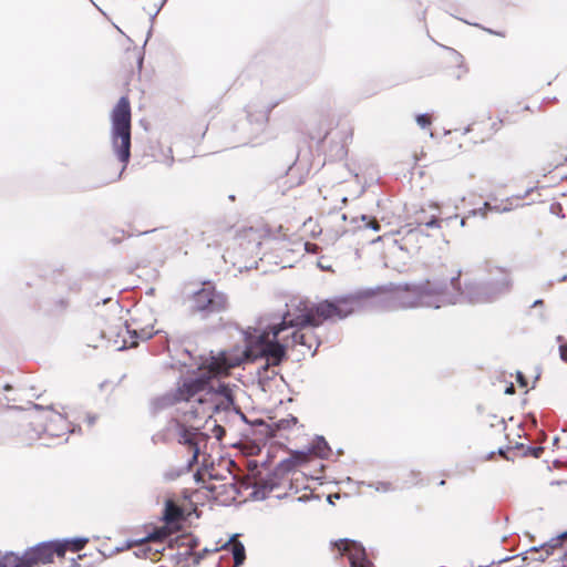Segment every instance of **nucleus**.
I'll return each mask as SVG.
<instances>
[{"label": "nucleus", "instance_id": "1", "mask_svg": "<svg viewBox=\"0 0 567 567\" xmlns=\"http://www.w3.org/2000/svg\"><path fill=\"white\" fill-rule=\"evenodd\" d=\"M352 311V302L347 298L323 300L318 303L309 300L292 302L282 321L269 327L258 337L257 353L252 348L245 350L234 348L204 358L197 368V375L179 382L177 388L167 395V399L172 404L197 403L194 410L195 415L212 417L219 410L224 400L231 401L230 389L225 384L214 388L213 379L227 377L231 369L257 355L265 358L268 367H277L286 358V349L289 348V338L282 336L288 330V326H321L328 320L343 319Z\"/></svg>", "mask_w": 567, "mask_h": 567}, {"label": "nucleus", "instance_id": "2", "mask_svg": "<svg viewBox=\"0 0 567 567\" xmlns=\"http://www.w3.org/2000/svg\"><path fill=\"white\" fill-rule=\"evenodd\" d=\"M476 292V285L467 279L462 281V271L457 268H445L444 271L421 285L399 286L394 289V299L403 307L432 306V297H441L449 301L462 295Z\"/></svg>", "mask_w": 567, "mask_h": 567}, {"label": "nucleus", "instance_id": "3", "mask_svg": "<svg viewBox=\"0 0 567 567\" xmlns=\"http://www.w3.org/2000/svg\"><path fill=\"white\" fill-rule=\"evenodd\" d=\"M131 102L122 96L111 112L112 146L122 163L120 175L126 168L131 157Z\"/></svg>", "mask_w": 567, "mask_h": 567}, {"label": "nucleus", "instance_id": "4", "mask_svg": "<svg viewBox=\"0 0 567 567\" xmlns=\"http://www.w3.org/2000/svg\"><path fill=\"white\" fill-rule=\"evenodd\" d=\"M353 131L348 122L329 116H320L311 126L309 137L324 145L326 142L339 147V152L347 153L346 146L352 140Z\"/></svg>", "mask_w": 567, "mask_h": 567}, {"label": "nucleus", "instance_id": "5", "mask_svg": "<svg viewBox=\"0 0 567 567\" xmlns=\"http://www.w3.org/2000/svg\"><path fill=\"white\" fill-rule=\"evenodd\" d=\"M229 301L226 293L219 291L210 281H205L189 298V309L203 318L227 311Z\"/></svg>", "mask_w": 567, "mask_h": 567}, {"label": "nucleus", "instance_id": "6", "mask_svg": "<svg viewBox=\"0 0 567 567\" xmlns=\"http://www.w3.org/2000/svg\"><path fill=\"white\" fill-rule=\"evenodd\" d=\"M69 431L66 420L59 413H50L48 415H37L23 425L21 437L27 444L42 437L43 434L49 436H61Z\"/></svg>", "mask_w": 567, "mask_h": 567}, {"label": "nucleus", "instance_id": "7", "mask_svg": "<svg viewBox=\"0 0 567 567\" xmlns=\"http://www.w3.org/2000/svg\"><path fill=\"white\" fill-rule=\"evenodd\" d=\"M54 556L64 557V546L60 542L41 543L23 553L20 556L22 567H34L39 564L53 561Z\"/></svg>", "mask_w": 567, "mask_h": 567}, {"label": "nucleus", "instance_id": "8", "mask_svg": "<svg viewBox=\"0 0 567 567\" xmlns=\"http://www.w3.org/2000/svg\"><path fill=\"white\" fill-rule=\"evenodd\" d=\"M504 125L503 120L496 115H483L472 122L467 132L472 134L475 143H484L491 140Z\"/></svg>", "mask_w": 567, "mask_h": 567}, {"label": "nucleus", "instance_id": "9", "mask_svg": "<svg viewBox=\"0 0 567 567\" xmlns=\"http://www.w3.org/2000/svg\"><path fill=\"white\" fill-rule=\"evenodd\" d=\"M292 327L293 326H288V329ZM297 327L299 329L295 330L290 336H287L289 338V348L300 347V351L303 355L307 353L313 355L320 346L319 338L316 336L313 330L308 328L311 327V324ZM316 327L317 326H312V328Z\"/></svg>", "mask_w": 567, "mask_h": 567}, {"label": "nucleus", "instance_id": "10", "mask_svg": "<svg viewBox=\"0 0 567 567\" xmlns=\"http://www.w3.org/2000/svg\"><path fill=\"white\" fill-rule=\"evenodd\" d=\"M171 534L172 530L167 526L155 528L153 533L148 534L140 543L144 556L152 561L157 560L165 549L164 544Z\"/></svg>", "mask_w": 567, "mask_h": 567}, {"label": "nucleus", "instance_id": "11", "mask_svg": "<svg viewBox=\"0 0 567 567\" xmlns=\"http://www.w3.org/2000/svg\"><path fill=\"white\" fill-rule=\"evenodd\" d=\"M333 546L338 549L340 556L348 557L350 567H374L360 544L349 539H340Z\"/></svg>", "mask_w": 567, "mask_h": 567}, {"label": "nucleus", "instance_id": "12", "mask_svg": "<svg viewBox=\"0 0 567 567\" xmlns=\"http://www.w3.org/2000/svg\"><path fill=\"white\" fill-rule=\"evenodd\" d=\"M177 433H178V442L181 444L187 446V450L192 455L190 460L188 461V465L192 466L193 464L197 463V461H198V455H199L198 439L200 436V433L198 432V429L187 427L179 422H177Z\"/></svg>", "mask_w": 567, "mask_h": 567}, {"label": "nucleus", "instance_id": "13", "mask_svg": "<svg viewBox=\"0 0 567 567\" xmlns=\"http://www.w3.org/2000/svg\"><path fill=\"white\" fill-rule=\"evenodd\" d=\"M468 68L464 64L461 55H452L444 63L443 76L450 84L464 82L468 78Z\"/></svg>", "mask_w": 567, "mask_h": 567}, {"label": "nucleus", "instance_id": "14", "mask_svg": "<svg viewBox=\"0 0 567 567\" xmlns=\"http://www.w3.org/2000/svg\"><path fill=\"white\" fill-rule=\"evenodd\" d=\"M347 203V198L340 193L339 189L330 188L322 197L319 206L321 215H331L340 210Z\"/></svg>", "mask_w": 567, "mask_h": 567}, {"label": "nucleus", "instance_id": "15", "mask_svg": "<svg viewBox=\"0 0 567 567\" xmlns=\"http://www.w3.org/2000/svg\"><path fill=\"white\" fill-rule=\"evenodd\" d=\"M269 237L270 229L261 224L251 226L249 228H245L238 235L240 245H244V243H248L254 245L255 247H259L262 244V241Z\"/></svg>", "mask_w": 567, "mask_h": 567}, {"label": "nucleus", "instance_id": "16", "mask_svg": "<svg viewBox=\"0 0 567 567\" xmlns=\"http://www.w3.org/2000/svg\"><path fill=\"white\" fill-rule=\"evenodd\" d=\"M567 545V530L560 535L553 537L547 543L542 545L540 549H534L535 553H540L539 559L545 560L548 556L553 555L556 550L564 549Z\"/></svg>", "mask_w": 567, "mask_h": 567}, {"label": "nucleus", "instance_id": "17", "mask_svg": "<svg viewBox=\"0 0 567 567\" xmlns=\"http://www.w3.org/2000/svg\"><path fill=\"white\" fill-rule=\"evenodd\" d=\"M567 165V145L557 144L547 155V167L558 168Z\"/></svg>", "mask_w": 567, "mask_h": 567}, {"label": "nucleus", "instance_id": "18", "mask_svg": "<svg viewBox=\"0 0 567 567\" xmlns=\"http://www.w3.org/2000/svg\"><path fill=\"white\" fill-rule=\"evenodd\" d=\"M224 549L231 554L234 567H239L244 564L246 559L245 546L236 537H233L229 543L225 545Z\"/></svg>", "mask_w": 567, "mask_h": 567}, {"label": "nucleus", "instance_id": "19", "mask_svg": "<svg viewBox=\"0 0 567 567\" xmlns=\"http://www.w3.org/2000/svg\"><path fill=\"white\" fill-rule=\"evenodd\" d=\"M212 493L215 494L216 498H219L223 494L226 496L221 499V502H230L235 501L238 495V488L233 483L220 484V485H212L208 487Z\"/></svg>", "mask_w": 567, "mask_h": 567}, {"label": "nucleus", "instance_id": "20", "mask_svg": "<svg viewBox=\"0 0 567 567\" xmlns=\"http://www.w3.org/2000/svg\"><path fill=\"white\" fill-rule=\"evenodd\" d=\"M183 518V512L173 501H167L164 511V520L171 529V526L177 525Z\"/></svg>", "mask_w": 567, "mask_h": 567}, {"label": "nucleus", "instance_id": "21", "mask_svg": "<svg viewBox=\"0 0 567 567\" xmlns=\"http://www.w3.org/2000/svg\"><path fill=\"white\" fill-rule=\"evenodd\" d=\"M195 540L188 536L182 538V546L185 547L184 551H179L178 556H183L185 558V563L182 567L188 566L192 564H197L199 561V556L194 553Z\"/></svg>", "mask_w": 567, "mask_h": 567}, {"label": "nucleus", "instance_id": "22", "mask_svg": "<svg viewBox=\"0 0 567 567\" xmlns=\"http://www.w3.org/2000/svg\"><path fill=\"white\" fill-rule=\"evenodd\" d=\"M86 543H87L86 538H74V539L60 542V545L64 546V554H65L68 550L73 551V553L80 551L81 549H83L85 547Z\"/></svg>", "mask_w": 567, "mask_h": 567}, {"label": "nucleus", "instance_id": "23", "mask_svg": "<svg viewBox=\"0 0 567 567\" xmlns=\"http://www.w3.org/2000/svg\"><path fill=\"white\" fill-rule=\"evenodd\" d=\"M0 567H22L20 556L14 553H6L0 556Z\"/></svg>", "mask_w": 567, "mask_h": 567}, {"label": "nucleus", "instance_id": "24", "mask_svg": "<svg viewBox=\"0 0 567 567\" xmlns=\"http://www.w3.org/2000/svg\"><path fill=\"white\" fill-rule=\"evenodd\" d=\"M126 59L135 61L137 69H142L143 55L138 49L134 48L132 50H128L126 52Z\"/></svg>", "mask_w": 567, "mask_h": 567}, {"label": "nucleus", "instance_id": "25", "mask_svg": "<svg viewBox=\"0 0 567 567\" xmlns=\"http://www.w3.org/2000/svg\"><path fill=\"white\" fill-rule=\"evenodd\" d=\"M133 333L136 338H138L141 340H148L154 336L155 331L153 328H150V329L143 328L140 330L134 329Z\"/></svg>", "mask_w": 567, "mask_h": 567}, {"label": "nucleus", "instance_id": "26", "mask_svg": "<svg viewBox=\"0 0 567 567\" xmlns=\"http://www.w3.org/2000/svg\"><path fill=\"white\" fill-rule=\"evenodd\" d=\"M416 122L421 127L424 128V127H427L431 125L432 118L429 114H421V115H417Z\"/></svg>", "mask_w": 567, "mask_h": 567}, {"label": "nucleus", "instance_id": "27", "mask_svg": "<svg viewBox=\"0 0 567 567\" xmlns=\"http://www.w3.org/2000/svg\"><path fill=\"white\" fill-rule=\"evenodd\" d=\"M544 453V447L537 446V447H528L525 452V455H530L534 457H539Z\"/></svg>", "mask_w": 567, "mask_h": 567}, {"label": "nucleus", "instance_id": "28", "mask_svg": "<svg viewBox=\"0 0 567 567\" xmlns=\"http://www.w3.org/2000/svg\"><path fill=\"white\" fill-rule=\"evenodd\" d=\"M296 423H297V419L296 417H291L290 420H280L277 423V427L278 429H287L290 425H295Z\"/></svg>", "mask_w": 567, "mask_h": 567}, {"label": "nucleus", "instance_id": "29", "mask_svg": "<svg viewBox=\"0 0 567 567\" xmlns=\"http://www.w3.org/2000/svg\"><path fill=\"white\" fill-rule=\"evenodd\" d=\"M305 249L307 252H310V254H318L320 250L319 246L317 244H312V243H306Z\"/></svg>", "mask_w": 567, "mask_h": 567}, {"label": "nucleus", "instance_id": "30", "mask_svg": "<svg viewBox=\"0 0 567 567\" xmlns=\"http://www.w3.org/2000/svg\"><path fill=\"white\" fill-rule=\"evenodd\" d=\"M560 358L567 362V343H560L559 346Z\"/></svg>", "mask_w": 567, "mask_h": 567}, {"label": "nucleus", "instance_id": "31", "mask_svg": "<svg viewBox=\"0 0 567 567\" xmlns=\"http://www.w3.org/2000/svg\"><path fill=\"white\" fill-rule=\"evenodd\" d=\"M368 226L371 227L373 230H379L380 229V224H379V221L375 218L370 220Z\"/></svg>", "mask_w": 567, "mask_h": 567}, {"label": "nucleus", "instance_id": "32", "mask_svg": "<svg viewBox=\"0 0 567 567\" xmlns=\"http://www.w3.org/2000/svg\"><path fill=\"white\" fill-rule=\"evenodd\" d=\"M427 227H434L439 226V219L437 218H431L429 221L424 223Z\"/></svg>", "mask_w": 567, "mask_h": 567}, {"label": "nucleus", "instance_id": "33", "mask_svg": "<svg viewBox=\"0 0 567 567\" xmlns=\"http://www.w3.org/2000/svg\"><path fill=\"white\" fill-rule=\"evenodd\" d=\"M225 433V430L221 426H216L215 434L218 439H220L221 434Z\"/></svg>", "mask_w": 567, "mask_h": 567}, {"label": "nucleus", "instance_id": "34", "mask_svg": "<svg viewBox=\"0 0 567 567\" xmlns=\"http://www.w3.org/2000/svg\"><path fill=\"white\" fill-rule=\"evenodd\" d=\"M506 393L508 394H513L514 393V385L511 384L507 389H506Z\"/></svg>", "mask_w": 567, "mask_h": 567}, {"label": "nucleus", "instance_id": "35", "mask_svg": "<svg viewBox=\"0 0 567 567\" xmlns=\"http://www.w3.org/2000/svg\"><path fill=\"white\" fill-rule=\"evenodd\" d=\"M567 279V276H563L559 280H566Z\"/></svg>", "mask_w": 567, "mask_h": 567}]
</instances>
